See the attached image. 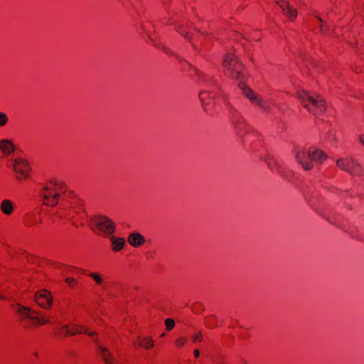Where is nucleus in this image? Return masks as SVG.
Instances as JSON below:
<instances>
[{
    "mask_svg": "<svg viewBox=\"0 0 364 364\" xmlns=\"http://www.w3.org/2000/svg\"><path fill=\"white\" fill-rule=\"evenodd\" d=\"M277 4L289 21H294L296 18L297 9L291 6L287 0H279L277 1Z\"/></svg>",
    "mask_w": 364,
    "mask_h": 364,
    "instance_id": "nucleus-8",
    "label": "nucleus"
},
{
    "mask_svg": "<svg viewBox=\"0 0 364 364\" xmlns=\"http://www.w3.org/2000/svg\"><path fill=\"white\" fill-rule=\"evenodd\" d=\"M359 142L364 146V134H361L359 136Z\"/></svg>",
    "mask_w": 364,
    "mask_h": 364,
    "instance_id": "nucleus-29",
    "label": "nucleus"
},
{
    "mask_svg": "<svg viewBox=\"0 0 364 364\" xmlns=\"http://www.w3.org/2000/svg\"><path fill=\"white\" fill-rule=\"evenodd\" d=\"M203 339V335L200 332L195 333L192 338V341L193 343L201 342Z\"/></svg>",
    "mask_w": 364,
    "mask_h": 364,
    "instance_id": "nucleus-24",
    "label": "nucleus"
},
{
    "mask_svg": "<svg viewBox=\"0 0 364 364\" xmlns=\"http://www.w3.org/2000/svg\"><path fill=\"white\" fill-rule=\"evenodd\" d=\"M237 64V60L234 53H228L224 57L223 61V67L230 73L233 72Z\"/></svg>",
    "mask_w": 364,
    "mask_h": 364,
    "instance_id": "nucleus-10",
    "label": "nucleus"
},
{
    "mask_svg": "<svg viewBox=\"0 0 364 364\" xmlns=\"http://www.w3.org/2000/svg\"><path fill=\"white\" fill-rule=\"evenodd\" d=\"M298 98L301 105L315 116L323 114L327 110V102L321 95H314L301 91L298 93Z\"/></svg>",
    "mask_w": 364,
    "mask_h": 364,
    "instance_id": "nucleus-2",
    "label": "nucleus"
},
{
    "mask_svg": "<svg viewBox=\"0 0 364 364\" xmlns=\"http://www.w3.org/2000/svg\"><path fill=\"white\" fill-rule=\"evenodd\" d=\"M60 217H63V218H68L70 220H73V219L74 218V215L71 213H70V212L68 213L65 215H60Z\"/></svg>",
    "mask_w": 364,
    "mask_h": 364,
    "instance_id": "nucleus-28",
    "label": "nucleus"
},
{
    "mask_svg": "<svg viewBox=\"0 0 364 364\" xmlns=\"http://www.w3.org/2000/svg\"><path fill=\"white\" fill-rule=\"evenodd\" d=\"M0 299H4V296H0Z\"/></svg>",
    "mask_w": 364,
    "mask_h": 364,
    "instance_id": "nucleus-32",
    "label": "nucleus"
},
{
    "mask_svg": "<svg viewBox=\"0 0 364 364\" xmlns=\"http://www.w3.org/2000/svg\"><path fill=\"white\" fill-rule=\"evenodd\" d=\"M164 323L168 331L172 330L175 326V321L173 318H166Z\"/></svg>",
    "mask_w": 364,
    "mask_h": 364,
    "instance_id": "nucleus-23",
    "label": "nucleus"
},
{
    "mask_svg": "<svg viewBox=\"0 0 364 364\" xmlns=\"http://www.w3.org/2000/svg\"><path fill=\"white\" fill-rule=\"evenodd\" d=\"M318 21L320 22V24L324 23L323 21L322 20V18L321 17H318Z\"/></svg>",
    "mask_w": 364,
    "mask_h": 364,
    "instance_id": "nucleus-31",
    "label": "nucleus"
},
{
    "mask_svg": "<svg viewBox=\"0 0 364 364\" xmlns=\"http://www.w3.org/2000/svg\"><path fill=\"white\" fill-rule=\"evenodd\" d=\"M95 282V284L98 286H101L104 284L103 276L97 272H90L89 274Z\"/></svg>",
    "mask_w": 364,
    "mask_h": 364,
    "instance_id": "nucleus-21",
    "label": "nucleus"
},
{
    "mask_svg": "<svg viewBox=\"0 0 364 364\" xmlns=\"http://www.w3.org/2000/svg\"><path fill=\"white\" fill-rule=\"evenodd\" d=\"M112 250L118 252L124 248L125 240L122 237L112 236Z\"/></svg>",
    "mask_w": 364,
    "mask_h": 364,
    "instance_id": "nucleus-18",
    "label": "nucleus"
},
{
    "mask_svg": "<svg viewBox=\"0 0 364 364\" xmlns=\"http://www.w3.org/2000/svg\"><path fill=\"white\" fill-rule=\"evenodd\" d=\"M243 94L252 102L258 106L263 107L264 100L259 97L252 90L250 87L244 85L242 87Z\"/></svg>",
    "mask_w": 364,
    "mask_h": 364,
    "instance_id": "nucleus-12",
    "label": "nucleus"
},
{
    "mask_svg": "<svg viewBox=\"0 0 364 364\" xmlns=\"http://www.w3.org/2000/svg\"><path fill=\"white\" fill-rule=\"evenodd\" d=\"M100 356L105 364H119L118 360L107 348L99 346Z\"/></svg>",
    "mask_w": 364,
    "mask_h": 364,
    "instance_id": "nucleus-13",
    "label": "nucleus"
},
{
    "mask_svg": "<svg viewBox=\"0 0 364 364\" xmlns=\"http://www.w3.org/2000/svg\"><path fill=\"white\" fill-rule=\"evenodd\" d=\"M74 325H65L60 327L55 331V335L58 337H65L75 336Z\"/></svg>",
    "mask_w": 364,
    "mask_h": 364,
    "instance_id": "nucleus-14",
    "label": "nucleus"
},
{
    "mask_svg": "<svg viewBox=\"0 0 364 364\" xmlns=\"http://www.w3.org/2000/svg\"><path fill=\"white\" fill-rule=\"evenodd\" d=\"M33 318L30 319V326L33 327L46 325L50 322L49 317L40 311H36V314H33Z\"/></svg>",
    "mask_w": 364,
    "mask_h": 364,
    "instance_id": "nucleus-11",
    "label": "nucleus"
},
{
    "mask_svg": "<svg viewBox=\"0 0 364 364\" xmlns=\"http://www.w3.org/2000/svg\"><path fill=\"white\" fill-rule=\"evenodd\" d=\"M34 301L43 309L49 310L53 306V295L47 289L38 290L34 296Z\"/></svg>",
    "mask_w": 364,
    "mask_h": 364,
    "instance_id": "nucleus-7",
    "label": "nucleus"
},
{
    "mask_svg": "<svg viewBox=\"0 0 364 364\" xmlns=\"http://www.w3.org/2000/svg\"><path fill=\"white\" fill-rule=\"evenodd\" d=\"M67 192L68 187L63 182L48 181L41 191L42 202L47 206H55L65 196Z\"/></svg>",
    "mask_w": 364,
    "mask_h": 364,
    "instance_id": "nucleus-1",
    "label": "nucleus"
},
{
    "mask_svg": "<svg viewBox=\"0 0 364 364\" xmlns=\"http://www.w3.org/2000/svg\"><path fill=\"white\" fill-rule=\"evenodd\" d=\"M16 313L18 315L21 321L24 319L34 318L33 314H36V311L32 309L23 306L20 304H16L12 306Z\"/></svg>",
    "mask_w": 364,
    "mask_h": 364,
    "instance_id": "nucleus-9",
    "label": "nucleus"
},
{
    "mask_svg": "<svg viewBox=\"0 0 364 364\" xmlns=\"http://www.w3.org/2000/svg\"><path fill=\"white\" fill-rule=\"evenodd\" d=\"M134 346L144 347L146 349H151L154 346V341L150 337L143 338L139 342H135Z\"/></svg>",
    "mask_w": 364,
    "mask_h": 364,
    "instance_id": "nucleus-19",
    "label": "nucleus"
},
{
    "mask_svg": "<svg viewBox=\"0 0 364 364\" xmlns=\"http://www.w3.org/2000/svg\"><path fill=\"white\" fill-rule=\"evenodd\" d=\"M16 179L25 181L30 177L31 166L27 161L23 159H16L13 164Z\"/></svg>",
    "mask_w": 364,
    "mask_h": 364,
    "instance_id": "nucleus-5",
    "label": "nucleus"
},
{
    "mask_svg": "<svg viewBox=\"0 0 364 364\" xmlns=\"http://www.w3.org/2000/svg\"><path fill=\"white\" fill-rule=\"evenodd\" d=\"M0 150L4 154H9L14 151V146L11 141L3 139L0 141Z\"/></svg>",
    "mask_w": 364,
    "mask_h": 364,
    "instance_id": "nucleus-16",
    "label": "nucleus"
},
{
    "mask_svg": "<svg viewBox=\"0 0 364 364\" xmlns=\"http://www.w3.org/2000/svg\"><path fill=\"white\" fill-rule=\"evenodd\" d=\"M7 116L3 112H0V127L4 126L7 123Z\"/></svg>",
    "mask_w": 364,
    "mask_h": 364,
    "instance_id": "nucleus-25",
    "label": "nucleus"
},
{
    "mask_svg": "<svg viewBox=\"0 0 364 364\" xmlns=\"http://www.w3.org/2000/svg\"><path fill=\"white\" fill-rule=\"evenodd\" d=\"M193 355L195 358H198L200 356V350L198 349H195L193 351Z\"/></svg>",
    "mask_w": 364,
    "mask_h": 364,
    "instance_id": "nucleus-30",
    "label": "nucleus"
},
{
    "mask_svg": "<svg viewBox=\"0 0 364 364\" xmlns=\"http://www.w3.org/2000/svg\"><path fill=\"white\" fill-rule=\"evenodd\" d=\"M1 210L6 215H10L14 211L13 203L9 200L5 199L1 203Z\"/></svg>",
    "mask_w": 364,
    "mask_h": 364,
    "instance_id": "nucleus-17",
    "label": "nucleus"
},
{
    "mask_svg": "<svg viewBox=\"0 0 364 364\" xmlns=\"http://www.w3.org/2000/svg\"><path fill=\"white\" fill-rule=\"evenodd\" d=\"M66 283L71 287H75L77 283V280L73 277H69L66 279Z\"/></svg>",
    "mask_w": 364,
    "mask_h": 364,
    "instance_id": "nucleus-26",
    "label": "nucleus"
},
{
    "mask_svg": "<svg viewBox=\"0 0 364 364\" xmlns=\"http://www.w3.org/2000/svg\"><path fill=\"white\" fill-rule=\"evenodd\" d=\"M92 223L99 232L105 234H112L115 230L114 223L105 216L95 217L93 218Z\"/></svg>",
    "mask_w": 364,
    "mask_h": 364,
    "instance_id": "nucleus-6",
    "label": "nucleus"
},
{
    "mask_svg": "<svg viewBox=\"0 0 364 364\" xmlns=\"http://www.w3.org/2000/svg\"><path fill=\"white\" fill-rule=\"evenodd\" d=\"M187 342V338L183 336L178 337L174 341L175 346L178 348H181L185 346Z\"/></svg>",
    "mask_w": 364,
    "mask_h": 364,
    "instance_id": "nucleus-22",
    "label": "nucleus"
},
{
    "mask_svg": "<svg viewBox=\"0 0 364 364\" xmlns=\"http://www.w3.org/2000/svg\"><path fill=\"white\" fill-rule=\"evenodd\" d=\"M336 166L353 176H364V167L356 159L350 156L339 158L336 160Z\"/></svg>",
    "mask_w": 364,
    "mask_h": 364,
    "instance_id": "nucleus-4",
    "label": "nucleus"
},
{
    "mask_svg": "<svg viewBox=\"0 0 364 364\" xmlns=\"http://www.w3.org/2000/svg\"><path fill=\"white\" fill-rule=\"evenodd\" d=\"M296 158L303 168L306 171L314 168L313 162L322 164L328 158V155L321 149L311 146L308 149L297 151Z\"/></svg>",
    "mask_w": 364,
    "mask_h": 364,
    "instance_id": "nucleus-3",
    "label": "nucleus"
},
{
    "mask_svg": "<svg viewBox=\"0 0 364 364\" xmlns=\"http://www.w3.org/2000/svg\"><path fill=\"white\" fill-rule=\"evenodd\" d=\"M74 325V328H75V331H76L75 333V335H77V334H87L89 336H95L97 335V333L95 332V331H89L88 329H87L84 326H77V325Z\"/></svg>",
    "mask_w": 364,
    "mask_h": 364,
    "instance_id": "nucleus-20",
    "label": "nucleus"
},
{
    "mask_svg": "<svg viewBox=\"0 0 364 364\" xmlns=\"http://www.w3.org/2000/svg\"><path fill=\"white\" fill-rule=\"evenodd\" d=\"M328 26L327 24L326 23H321L320 24V26H319V30H320V32L321 33H326L328 31Z\"/></svg>",
    "mask_w": 364,
    "mask_h": 364,
    "instance_id": "nucleus-27",
    "label": "nucleus"
},
{
    "mask_svg": "<svg viewBox=\"0 0 364 364\" xmlns=\"http://www.w3.org/2000/svg\"><path fill=\"white\" fill-rule=\"evenodd\" d=\"M127 240L134 247H139L145 242L144 237L139 233L130 234Z\"/></svg>",
    "mask_w": 364,
    "mask_h": 364,
    "instance_id": "nucleus-15",
    "label": "nucleus"
}]
</instances>
